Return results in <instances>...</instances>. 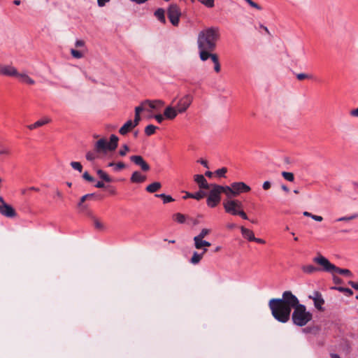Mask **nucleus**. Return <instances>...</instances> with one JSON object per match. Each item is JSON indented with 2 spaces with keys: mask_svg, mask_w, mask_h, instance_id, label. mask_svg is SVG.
Returning <instances> with one entry per match:
<instances>
[{
  "mask_svg": "<svg viewBox=\"0 0 358 358\" xmlns=\"http://www.w3.org/2000/svg\"><path fill=\"white\" fill-rule=\"evenodd\" d=\"M350 115L353 117H358V108L351 110Z\"/></svg>",
  "mask_w": 358,
  "mask_h": 358,
  "instance_id": "774afa93",
  "label": "nucleus"
},
{
  "mask_svg": "<svg viewBox=\"0 0 358 358\" xmlns=\"http://www.w3.org/2000/svg\"><path fill=\"white\" fill-rule=\"evenodd\" d=\"M146 110V105H143V102L141 103V106H136L135 108L134 119L137 120V121L140 122L141 121L140 113H141V112H142L143 110Z\"/></svg>",
  "mask_w": 358,
  "mask_h": 358,
  "instance_id": "473e14b6",
  "label": "nucleus"
},
{
  "mask_svg": "<svg viewBox=\"0 0 358 358\" xmlns=\"http://www.w3.org/2000/svg\"><path fill=\"white\" fill-rule=\"evenodd\" d=\"M205 196V193L203 192L199 191L193 194V199L196 200H200L203 198Z\"/></svg>",
  "mask_w": 358,
  "mask_h": 358,
  "instance_id": "a18cd8bd",
  "label": "nucleus"
},
{
  "mask_svg": "<svg viewBox=\"0 0 358 358\" xmlns=\"http://www.w3.org/2000/svg\"><path fill=\"white\" fill-rule=\"evenodd\" d=\"M0 214L6 217H15L16 216L15 209L8 203L0 204Z\"/></svg>",
  "mask_w": 358,
  "mask_h": 358,
  "instance_id": "4468645a",
  "label": "nucleus"
},
{
  "mask_svg": "<svg viewBox=\"0 0 358 358\" xmlns=\"http://www.w3.org/2000/svg\"><path fill=\"white\" fill-rule=\"evenodd\" d=\"M227 169L224 167L217 169L215 173L220 177H224L225 173H227Z\"/></svg>",
  "mask_w": 358,
  "mask_h": 358,
  "instance_id": "49530a36",
  "label": "nucleus"
},
{
  "mask_svg": "<svg viewBox=\"0 0 358 358\" xmlns=\"http://www.w3.org/2000/svg\"><path fill=\"white\" fill-rule=\"evenodd\" d=\"M296 78L299 80H304L306 78H310L311 76L301 73L296 74Z\"/></svg>",
  "mask_w": 358,
  "mask_h": 358,
  "instance_id": "8fccbe9b",
  "label": "nucleus"
},
{
  "mask_svg": "<svg viewBox=\"0 0 358 358\" xmlns=\"http://www.w3.org/2000/svg\"><path fill=\"white\" fill-rule=\"evenodd\" d=\"M129 148L127 145H124L122 148L120 150L119 154L121 156H124L127 152L129 151Z\"/></svg>",
  "mask_w": 358,
  "mask_h": 358,
  "instance_id": "4d7b16f0",
  "label": "nucleus"
},
{
  "mask_svg": "<svg viewBox=\"0 0 358 358\" xmlns=\"http://www.w3.org/2000/svg\"><path fill=\"white\" fill-rule=\"evenodd\" d=\"M294 324L302 327L312 319V315H292Z\"/></svg>",
  "mask_w": 358,
  "mask_h": 358,
  "instance_id": "9b49d317",
  "label": "nucleus"
},
{
  "mask_svg": "<svg viewBox=\"0 0 358 358\" xmlns=\"http://www.w3.org/2000/svg\"><path fill=\"white\" fill-rule=\"evenodd\" d=\"M124 167H125V164L123 162H118V163L115 164V170L119 171L120 169H124Z\"/></svg>",
  "mask_w": 358,
  "mask_h": 358,
  "instance_id": "bf43d9fd",
  "label": "nucleus"
},
{
  "mask_svg": "<svg viewBox=\"0 0 358 358\" xmlns=\"http://www.w3.org/2000/svg\"><path fill=\"white\" fill-rule=\"evenodd\" d=\"M200 2L208 8L214 6V0H201Z\"/></svg>",
  "mask_w": 358,
  "mask_h": 358,
  "instance_id": "c03bdc74",
  "label": "nucleus"
},
{
  "mask_svg": "<svg viewBox=\"0 0 358 358\" xmlns=\"http://www.w3.org/2000/svg\"><path fill=\"white\" fill-rule=\"evenodd\" d=\"M94 226L96 229H103V224L98 220L95 219L94 220Z\"/></svg>",
  "mask_w": 358,
  "mask_h": 358,
  "instance_id": "13d9d810",
  "label": "nucleus"
},
{
  "mask_svg": "<svg viewBox=\"0 0 358 358\" xmlns=\"http://www.w3.org/2000/svg\"><path fill=\"white\" fill-rule=\"evenodd\" d=\"M86 159L88 160V161H93L96 158V155L94 152H88L86 153Z\"/></svg>",
  "mask_w": 358,
  "mask_h": 358,
  "instance_id": "603ef678",
  "label": "nucleus"
},
{
  "mask_svg": "<svg viewBox=\"0 0 358 358\" xmlns=\"http://www.w3.org/2000/svg\"><path fill=\"white\" fill-rule=\"evenodd\" d=\"M308 297L313 301L314 306L317 311L323 312L324 310L323 308L324 299L320 292L314 291L313 294L309 295Z\"/></svg>",
  "mask_w": 358,
  "mask_h": 358,
  "instance_id": "1a4fd4ad",
  "label": "nucleus"
},
{
  "mask_svg": "<svg viewBox=\"0 0 358 358\" xmlns=\"http://www.w3.org/2000/svg\"><path fill=\"white\" fill-rule=\"evenodd\" d=\"M146 180V176L142 175L139 171H134L131 176L130 180L134 183H141Z\"/></svg>",
  "mask_w": 358,
  "mask_h": 358,
  "instance_id": "aec40b11",
  "label": "nucleus"
},
{
  "mask_svg": "<svg viewBox=\"0 0 358 358\" xmlns=\"http://www.w3.org/2000/svg\"><path fill=\"white\" fill-rule=\"evenodd\" d=\"M349 285H350L352 287H353L354 289H355L358 290V283L355 282H353V281H350V282H349Z\"/></svg>",
  "mask_w": 358,
  "mask_h": 358,
  "instance_id": "338daca9",
  "label": "nucleus"
},
{
  "mask_svg": "<svg viewBox=\"0 0 358 358\" xmlns=\"http://www.w3.org/2000/svg\"><path fill=\"white\" fill-rule=\"evenodd\" d=\"M240 229L241 234L245 238L248 239L249 241H252L253 239H255V235L252 231L244 227H241Z\"/></svg>",
  "mask_w": 358,
  "mask_h": 358,
  "instance_id": "4be33fe9",
  "label": "nucleus"
},
{
  "mask_svg": "<svg viewBox=\"0 0 358 358\" xmlns=\"http://www.w3.org/2000/svg\"><path fill=\"white\" fill-rule=\"evenodd\" d=\"M71 166L73 169H75L79 172H82V171H83V166L80 162H71Z\"/></svg>",
  "mask_w": 358,
  "mask_h": 358,
  "instance_id": "37998d69",
  "label": "nucleus"
},
{
  "mask_svg": "<svg viewBox=\"0 0 358 358\" xmlns=\"http://www.w3.org/2000/svg\"><path fill=\"white\" fill-rule=\"evenodd\" d=\"M96 152H105L108 150V142L105 138H101L97 141L94 145Z\"/></svg>",
  "mask_w": 358,
  "mask_h": 358,
  "instance_id": "a211bd4d",
  "label": "nucleus"
},
{
  "mask_svg": "<svg viewBox=\"0 0 358 358\" xmlns=\"http://www.w3.org/2000/svg\"><path fill=\"white\" fill-rule=\"evenodd\" d=\"M222 193L225 194L224 186L211 184L210 190L207 198V205L210 208H215L220 201Z\"/></svg>",
  "mask_w": 358,
  "mask_h": 358,
  "instance_id": "20e7f679",
  "label": "nucleus"
},
{
  "mask_svg": "<svg viewBox=\"0 0 358 358\" xmlns=\"http://www.w3.org/2000/svg\"><path fill=\"white\" fill-rule=\"evenodd\" d=\"M181 13L179 7L176 4H171L168 8V17L173 26L179 24Z\"/></svg>",
  "mask_w": 358,
  "mask_h": 358,
  "instance_id": "6e6552de",
  "label": "nucleus"
},
{
  "mask_svg": "<svg viewBox=\"0 0 358 358\" xmlns=\"http://www.w3.org/2000/svg\"><path fill=\"white\" fill-rule=\"evenodd\" d=\"M271 313H309L305 305L291 291H285L282 298H273L268 301Z\"/></svg>",
  "mask_w": 358,
  "mask_h": 358,
  "instance_id": "f257e3e1",
  "label": "nucleus"
},
{
  "mask_svg": "<svg viewBox=\"0 0 358 358\" xmlns=\"http://www.w3.org/2000/svg\"><path fill=\"white\" fill-rule=\"evenodd\" d=\"M220 36L219 27H210L205 28L198 34L197 47L215 50Z\"/></svg>",
  "mask_w": 358,
  "mask_h": 358,
  "instance_id": "f03ea898",
  "label": "nucleus"
},
{
  "mask_svg": "<svg viewBox=\"0 0 358 358\" xmlns=\"http://www.w3.org/2000/svg\"><path fill=\"white\" fill-rule=\"evenodd\" d=\"M173 220L180 223V224H183L185 222L186 220H187V217L185 215L182 214V213H175L173 215Z\"/></svg>",
  "mask_w": 358,
  "mask_h": 358,
  "instance_id": "f704fd0d",
  "label": "nucleus"
},
{
  "mask_svg": "<svg viewBox=\"0 0 358 358\" xmlns=\"http://www.w3.org/2000/svg\"><path fill=\"white\" fill-rule=\"evenodd\" d=\"M83 178L89 182H93L94 180V178L92 177L87 171L83 173Z\"/></svg>",
  "mask_w": 358,
  "mask_h": 358,
  "instance_id": "6e6d98bb",
  "label": "nucleus"
},
{
  "mask_svg": "<svg viewBox=\"0 0 358 358\" xmlns=\"http://www.w3.org/2000/svg\"><path fill=\"white\" fill-rule=\"evenodd\" d=\"M93 196L92 194H85L84 196H83L81 198H80V200L79 201V203H78V208H80V210H85L87 209V206L85 204H84V202H85V201L88 199V198H90Z\"/></svg>",
  "mask_w": 358,
  "mask_h": 358,
  "instance_id": "c85d7f7f",
  "label": "nucleus"
},
{
  "mask_svg": "<svg viewBox=\"0 0 358 358\" xmlns=\"http://www.w3.org/2000/svg\"><path fill=\"white\" fill-rule=\"evenodd\" d=\"M164 104V103L161 100H155V101L147 100L143 102V105H146V107L148 106L152 109L157 108H160V107L163 106Z\"/></svg>",
  "mask_w": 358,
  "mask_h": 358,
  "instance_id": "5701e85b",
  "label": "nucleus"
},
{
  "mask_svg": "<svg viewBox=\"0 0 358 358\" xmlns=\"http://www.w3.org/2000/svg\"><path fill=\"white\" fill-rule=\"evenodd\" d=\"M193 241L194 248L197 250H202V251H203V243L205 240L198 237H194Z\"/></svg>",
  "mask_w": 358,
  "mask_h": 358,
  "instance_id": "2f4dec72",
  "label": "nucleus"
},
{
  "mask_svg": "<svg viewBox=\"0 0 358 358\" xmlns=\"http://www.w3.org/2000/svg\"><path fill=\"white\" fill-rule=\"evenodd\" d=\"M0 155L8 156L10 155V150L8 148L3 147L0 150Z\"/></svg>",
  "mask_w": 358,
  "mask_h": 358,
  "instance_id": "de8ad7c7",
  "label": "nucleus"
},
{
  "mask_svg": "<svg viewBox=\"0 0 358 358\" xmlns=\"http://www.w3.org/2000/svg\"><path fill=\"white\" fill-rule=\"evenodd\" d=\"M193 101V96L191 94H185L180 97L177 101L176 99L173 101V103L176 102L175 107L180 113H185L191 106Z\"/></svg>",
  "mask_w": 358,
  "mask_h": 358,
  "instance_id": "0eeeda50",
  "label": "nucleus"
},
{
  "mask_svg": "<svg viewBox=\"0 0 358 358\" xmlns=\"http://www.w3.org/2000/svg\"><path fill=\"white\" fill-rule=\"evenodd\" d=\"M225 194L227 198H232L238 196L241 193L248 192L251 188L247 184L243 182H233L229 186H224Z\"/></svg>",
  "mask_w": 358,
  "mask_h": 358,
  "instance_id": "39448f33",
  "label": "nucleus"
},
{
  "mask_svg": "<svg viewBox=\"0 0 358 358\" xmlns=\"http://www.w3.org/2000/svg\"><path fill=\"white\" fill-rule=\"evenodd\" d=\"M140 122L137 121V120H128L127 121L120 129L119 132L121 135H126L129 131L135 128Z\"/></svg>",
  "mask_w": 358,
  "mask_h": 358,
  "instance_id": "f8f14e48",
  "label": "nucleus"
},
{
  "mask_svg": "<svg viewBox=\"0 0 358 358\" xmlns=\"http://www.w3.org/2000/svg\"><path fill=\"white\" fill-rule=\"evenodd\" d=\"M194 180L201 189H208L211 187V185H208L207 180L203 175H195Z\"/></svg>",
  "mask_w": 358,
  "mask_h": 358,
  "instance_id": "f3484780",
  "label": "nucleus"
},
{
  "mask_svg": "<svg viewBox=\"0 0 358 358\" xmlns=\"http://www.w3.org/2000/svg\"><path fill=\"white\" fill-rule=\"evenodd\" d=\"M314 263L320 266L319 271L328 272L334 274V269H335V265L331 264L327 258L318 254L316 257L313 259Z\"/></svg>",
  "mask_w": 358,
  "mask_h": 358,
  "instance_id": "423d86ee",
  "label": "nucleus"
},
{
  "mask_svg": "<svg viewBox=\"0 0 358 358\" xmlns=\"http://www.w3.org/2000/svg\"><path fill=\"white\" fill-rule=\"evenodd\" d=\"M156 129L157 127L154 126L153 124H149L145 128V134L147 136H151L155 134Z\"/></svg>",
  "mask_w": 358,
  "mask_h": 358,
  "instance_id": "58836bf2",
  "label": "nucleus"
},
{
  "mask_svg": "<svg viewBox=\"0 0 358 358\" xmlns=\"http://www.w3.org/2000/svg\"><path fill=\"white\" fill-rule=\"evenodd\" d=\"M70 52H71V55H72V57L76 59L83 58L84 57L85 54L86 53L85 50H75L73 48L71 49Z\"/></svg>",
  "mask_w": 358,
  "mask_h": 358,
  "instance_id": "7c9ffc66",
  "label": "nucleus"
},
{
  "mask_svg": "<svg viewBox=\"0 0 358 358\" xmlns=\"http://www.w3.org/2000/svg\"><path fill=\"white\" fill-rule=\"evenodd\" d=\"M271 183L269 181H265V182H264V183L262 185V188L264 190L269 189L271 188Z\"/></svg>",
  "mask_w": 358,
  "mask_h": 358,
  "instance_id": "052dcab7",
  "label": "nucleus"
},
{
  "mask_svg": "<svg viewBox=\"0 0 358 358\" xmlns=\"http://www.w3.org/2000/svg\"><path fill=\"white\" fill-rule=\"evenodd\" d=\"M179 113L175 106H169L165 108L164 115L166 119L173 120Z\"/></svg>",
  "mask_w": 358,
  "mask_h": 358,
  "instance_id": "dca6fc26",
  "label": "nucleus"
},
{
  "mask_svg": "<svg viewBox=\"0 0 358 358\" xmlns=\"http://www.w3.org/2000/svg\"><path fill=\"white\" fill-rule=\"evenodd\" d=\"M335 289H336L337 290H338L340 292H345L349 295H352L353 294V292L349 288L339 287H335Z\"/></svg>",
  "mask_w": 358,
  "mask_h": 358,
  "instance_id": "09e8293b",
  "label": "nucleus"
},
{
  "mask_svg": "<svg viewBox=\"0 0 358 358\" xmlns=\"http://www.w3.org/2000/svg\"><path fill=\"white\" fill-rule=\"evenodd\" d=\"M130 160L140 166L143 171H148L150 169L149 164L140 155H132L130 157Z\"/></svg>",
  "mask_w": 358,
  "mask_h": 358,
  "instance_id": "9d476101",
  "label": "nucleus"
},
{
  "mask_svg": "<svg viewBox=\"0 0 358 358\" xmlns=\"http://www.w3.org/2000/svg\"><path fill=\"white\" fill-rule=\"evenodd\" d=\"M207 252V249H203L202 252L199 253L197 252H194L191 257L190 262L193 264H197L203 258L204 254Z\"/></svg>",
  "mask_w": 358,
  "mask_h": 358,
  "instance_id": "b1692460",
  "label": "nucleus"
},
{
  "mask_svg": "<svg viewBox=\"0 0 358 358\" xmlns=\"http://www.w3.org/2000/svg\"><path fill=\"white\" fill-rule=\"evenodd\" d=\"M17 69L11 65L0 64V75L6 76H15L17 75Z\"/></svg>",
  "mask_w": 358,
  "mask_h": 358,
  "instance_id": "2eb2a0df",
  "label": "nucleus"
},
{
  "mask_svg": "<svg viewBox=\"0 0 358 358\" xmlns=\"http://www.w3.org/2000/svg\"><path fill=\"white\" fill-rule=\"evenodd\" d=\"M210 233H211V229H208V228H203L200 231L199 234L198 235L195 236L194 237H198V238L203 239L206 236H208Z\"/></svg>",
  "mask_w": 358,
  "mask_h": 358,
  "instance_id": "e433bc0d",
  "label": "nucleus"
},
{
  "mask_svg": "<svg viewBox=\"0 0 358 358\" xmlns=\"http://www.w3.org/2000/svg\"><path fill=\"white\" fill-rule=\"evenodd\" d=\"M161 187L162 184L159 182H155L148 185L145 189L150 193H154L159 190Z\"/></svg>",
  "mask_w": 358,
  "mask_h": 358,
  "instance_id": "cd10ccee",
  "label": "nucleus"
},
{
  "mask_svg": "<svg viewBox=\"0 0 358 358\" xmlns=\"http://www.w3.org/2000/svg\"><path fill=\"white\" fill-rule=\"evenodd\" d=\"M334 273H338L341 275H344L349 278H352L353 276L352 272L349 269L340 268L336 266H335V269H334Z\"/></svg>",
  "mask_w": 358,
  "mask_h": 358,
  "instance_id": "c756f323",
  "label": "nucleus"
},
{
  "mask_svg": "<svg viewBox=\"0 0 358 358\" xmlns=\"http://www.w3.org/2000/svg\"><path fill=\"white\" fill-rule=\"evenodd\" d=\"M282 176L287 181L293 182L294 180V174L291 172L283 171Z\"/></svg>",
  "mask_w": 358,
  "mask_h": 358,
  "instance_id": "ea45409f",
  "label": "nucleus"
},
{
  "mask_svg": "<svg viewBox=\"0 0 358 358\" xmlns=\"http://www.w3.org/2000/svg\"><path fill=\"white\" fill-rule=\"evenodd\" d=\"M157 197L162 198L163 199L164 203H170L174 201V199L170 196L166 195L165 194H156Z\"/></svg>",
  "mask_w": 358,
  "mask_h": 358,
  "instance_id": "4c0bfd02",
  "label": "nucleus"
},
{
  "mask_svg": "<svg viewBox=\"0 0 358 358\" xmlns=\"http://www.w3.org/2000/svg\"><path fill=\"white\" fill-rule=\"evenodd\" d=\"M198 50L199 53V58L203 62H205L208 59H210L213 61L214 57L217 56L216 54L211 52L215 50L213 49L198 48Z\"/></svg>",
  "mask_w": 358,
  "mask_h": 358,
  "instance_id": "ddd939ff",
  "label": "nucleus"
},
{
  "mask_svg": "<svg viewBox=\"0 0 358 358\" xmlns=\"http://www.w3.org/2000/svg\"><path fill=\"white\" fill-rule=\"evenodd\" d=\"M212 62L214 63V70L215 71V72L219 73L220 71L221 68L218 57H214L213 60Z\"/></svg>",
  "mask_w": 358,
  "mask_h": 358,
  "instance_id": "79ce46f5",
  "label": "nucleus"
},
{
  "mask_svg": "<svg viewBox=\"0 0 358 358\" xmlns=\"http://www.w3.org/2000/svg\"><path fill=\"white\" fill-rule=\"evenodd\" d=\"M301 271L303 273L311 275L317 271H319V268L312 264L303 265L301 267Z\"/></svg>",
  "mask_w": 358,
  "mask_h": 358,
  "instance_id": "412c9836",
  "label": "nucleus"
},
{
  "mask_svg": "<svg viewBox=\"0 0 358 358\" xmlns=\"http://www.w3.org/2000/svg\"><path fill=\"white\" fill-rule=\"evenodd\" d=\"M110 0H97L98 5L99 6H103Z\"/></svg>",
  "mask_w": 358,
  "mask_h": 358,
  "instance_id": "69168bd1",
  "label": "nucleus"
},
{
  "mask_svg": "<svg viewBox=\"0 0 358 358\" xmlns=\"http://www.w3.org/2000/svg\"><path fill=\"white\" fill-rule=\"evenodd\" d=\"M154 117L159 123H161L164 119V115L163 116L161 114H158L155 115Z\"/></svg>",
  "mask_w": 358,
  "mask_h": 358,
  "instance_id": "680f3d73",
  "label": "nucleus"
},
{
  "mask_svg": "<svg viewBox=\"0 0 358 358\" xmlns=\"http://www.w3.org/2000/svg\"><path fill=\"white\" fill-rule=\"evenodd\" d=\"M118 137L115 134H112L110 138V141L108 142V150L113 151L117 147Z\"/></svg>",
  "mask_w": 358,
  "mask_h": 358,
  "instance_id": "393cba45",
  "label": "nucleus"
},
{
  "mask_svg": "<svg viewBox=\"0 0 358 358\" xmlns=\"http://www.w3.org/2000/svg\"><path fill=\"white\" fill-rule=\"evenodd\" d=\"M247 3L250 6H252V8H256L257 10H262V7L259 5H258L257 3H256L255 2H254L253 1H252V0H248L247 1Z\"/></svg>",
  "mask_w": 358,
  "mask_h": 358,
  "instance_id": "5fc2aeb1",
  "label": "nucleus"
},
{
  "mask_svg": "<svg viewBox=\"0 0 358 358\" xmlns=\"http://www.w3.org/2000/svg\"><path fill=\"white\" fill-rule=\"evenodd\" d=\"M20 82L29 84L34 85L35 81L31 78L26 72L18 73L17 71V75L15 76Z\"/></svg>",
  "mask_w": 358,
  "mask_h": 358,
  "instance_id": "6ab92c4d",
  "label": "nucleus"
},
{
  "mask_svg": "<svg viewBox=\"0 0 358 358\" xmlns=\"http://www.w3.org/2000/svg\"><path fill=\"white\" fill-rule=\"evenodd\" d=\"M236 227H237V225H236V224H234V223H230V222H229V223H227V224H226V227H227V229H229V230H232V229H234V228H236Z\"/></svg>",
  "mask_w": 358,
  "mask_h": 358,
  "instance_id": "e2e57ef3",
  "label": "nucleus"
},
{
  "mask_svg": "<svg viewBox=\"0 0 358 358\" xmlns=\"http://www.w3.org/2000/svg\"><path fill=\"white\" fill-rule=\"evenodd\" d=\"M50 122V120L49 118H44L42 120H39L36 121L35 123L29 125L28 128L31 130H33L38 127L43 126L45 124L49 123Z\"/></svg>",
  "mask_w": 358,
  "mask_h": 358,
  "instance_id": "a878e982",
  "label": "nucleus"
},
{
  "mask_svg": "<svg viewBox=\"0 0 358 358\" xmlns=\"http://www.w3.org/2000/svg\"><path fill=\"white\" fill-rule=\"evenodd\" d=\"M76 48H82L81 50H85L87 52V50L85 46V43L83 40H76L75 43Z\"/></svg>",
  "mask_w": 358,
  "mask_h": 358,
  "instance_id": "a19ab883",
  "label": "nucleus"
},
{
  "mask_svg": "<svg viewBox=\"0 0 358 358\" xmlns=\"http://www.w3.org/2000/svg\"><path fill=\"white\" fill-rule=\"evenodd\" d=\"M357 217V215H351V216H349V217H340L337 220V221H350L351 220H353L355 218H356Z\"/></svg>",
  "mask_w": 358,
  "mask_h": 358,
  "instance_id": "3c124183",
  "label": "nucleus"
},
{
  "mask_svg": "<svg viewBox=\"0 0 358 358\" xmlns=\"http://www.w3.org/2000/svg\"><path fill=\"white\" fill-rule=\"evenodd\" d=\"M154 15L160 22L166 23L165 11L163 8L157 9Z\"/></svg>",
  "mask_w": 358,
  "mask_h": 358,
  "instance_id": "bb28decb",
  "label": "nucleus"
},
{
  "mask_svg": "<svg viewBox=\"0 0 358 358\" xmlns=\"http://www.w3.org/2000/svg\"><path fill=\"white\" fill-rule=\"evenodd\" d=\"M312 219L317 222H322L323 218L322 216L313 215Z\"/></svg>",
  "mask_w": 358,
  "mask_h": 358,
  "instance_id": "0e129e2a",
  "label": "nucleus"
},
{
  "mask_svg": "<svg viewBox=\"0 0 358 358\" xmlns=\"http://www.w3.org/2000/svg\"><path fill=\"white\" fill-rule=\"evenodd\" d=\"M275 320L278 322L285 323L287 322L289 320L290 315H272Z\"/></svg>",
  "mask_w": 358,
  "mask_h": 358,
  "instance_id": "c9c22d12",
  "label": "nucleus"
},
{
  "mask_svg": "<svg viewBox=\"0 0 358 358\" xmlns=\"http://www.w3.org/2000/svg\"><path fill=\"white\" fill-rule=\"evenodd\" d=\"M223 208L226 213L232 216H240L243 220H248V217L243 210V206L241 201L227 198L223 201Z\"/></svg>",
  "mask_w": 358,
  "mask_h": 358,
  "instance_id": "7ed1b4c3",
  "label": "nucleus"
},
{
  "mask_svg": "<svg viewBox=\"0 0 358 358\" xmlns=\"http://www.w3.org/2000/svg\"><path fill=\"white\" fill-rule=\"evenodd\" d=\"M96 173L99 176V178H101L102 180H103L104 181H106L107 182H112L111 178L103 170L98 169L96 171Z\"/></svg>",
  "mask_w": 358,
  "mask_h": 358,
  "instance_id": "72a5a7b5",
  "label": "nucleus"
},
{
  "mask_svg": "<svg viewBox=\"0 0 358 358\" xmlns=\"http://www.w3.org/2000/svg\"><path fill=\"white\" fill-rule=\"evenodd\" d=\"M247 3L250 6H252V8H256L257 10H262V7L259 5H258L257 3H256L255 2H254L253 1H252V0H248L247 1Z\"/></svg>",
  "mask_w": 358,
  "mask_h": 358,
  "instance_id": "864d4df0",
  "label": "nucleus"
}]
</instances>
